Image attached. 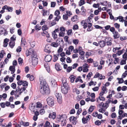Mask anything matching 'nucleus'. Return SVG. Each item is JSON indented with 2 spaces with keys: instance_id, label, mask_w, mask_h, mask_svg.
<instances>
[{
  "instance_id": "1",
  "label": "nucleus",
  "mask_w": 127,
  "mask_h": 127,
  "mask_svg": "<svg viewBox=\"0 0 127 127\" xmlns=\"http://www.w3.org/2000/svg\"><path fill=\"white\" fill-rule=\"evenodd\" d=\"M39 80L40 82L39 89L40 93L43 95L49 94L50 91L45 79L43 77H40Z\"/></svg>"
},
{
  "instance_id": "2",
  "label": "nucleus",
  "mask_w": 127,
  "mask_h": 127,
  "mask_svg": "<svg viewBox=\"0 0 127 127\" xmlns=\"http://www.w3.org/2000/svg\"><path fill=\"white\" fill-rule=\"evenodd\" d=\"M62 82L63 84L61 87V91L64 94H65L67 92L68 85L66 82H64V83L63 81Z\"/></svg>"
},
{
  "instance_id": "3",
  "label": "nucleus",
  "mask_w": 127,
  "mask_h": 127,
  "mask_svg": "<svg viewBox=\"0 0 127 127\" xmlns=\"http://www.w3.org/2000/svg\"><path fill=\"white\" fill-rule=\"evenodd\" d=\"M34 54V56H32L31 58L32 65L33 66H35L37 64L38 60L36 54Z\"/></svg>"
},
{
  "instance_id": "4",
  "label": "nucleus",
  "mask_w": 127,
  "mask_h": 127,
  "mask_svg": "<svg viewBox=\"0 0 127 127\" xmlns=\"http://www.w3.org/2000/svg\"><path fill=\"white\" fill-rule=\"evenodd\" d=\"M47 101L48 104L50 106H53L54 104L53 98L52 97H50L47 98Z\"/></svg>"
},
{
  "instance_id": "5",
  "label": "nucleus",
  "mask_w": 127,
  "mask_h": 127,
  "mask_svg": "<svg viewBox=\"0 0 127 127\" xmlns=\"http://www.w3.org/2000/svg\"><path fill=\"white\" fill-rule=\"evenodd\" d=\"M36 54V53L34 52L33 50L32 49H30L29 50H27L26 51V55L28 56L29 55H31L32 57V56H34V54Z\"/></svg>"
},
{
  "instance_id": "6",
  "label": "nucleus",
  "mask_w": 127,
  "mask_h": 127,
  "mask_svg": "<svg viewBox=\"0 0 127 127\" xmlns=\"http://www.w3.org/2000/svg\"><path fill=\"white\" fill-rule=\"evenodd\" d=\"M105 41L107 45H111L112 44V39L110 37H107L105 38Z\"/></svg>"
},
{
  "instance_id": "7",
  "label": "nucleus",
  "mask_w": 127,
  "mask_h": 127,
  "mask_svg": "<svg viewBox=\"0 0 127 127\" xmlns=\"http://www.w3.org/2000/svg\"><path fill=\"white\" fill-rule=\"evenodd\" d=\"M55 96L57 98V100L60 103H61L62 102V96L60 94L58 93H56L55 94Z\"/></svg>"
},
{
  "instance_id": "8",
  "label": "nucleus",
  "mask_w": 127,
  "mask_h": 127,
  "mask_svg": "<svg viewBox=\"0 0 127 127\" xmlns=\"http://www.w3.org/2000/svg\"><path fill=\"white\" fill-rule=\"evenodd\" d=\"M17 88L18 89L19 93V94L20 95L21 94V93L23 92H24V93L25 94L27 93V91L26 90V87L21 88L20 89V88L19 86H18Z\"/></svg>"
},
{
  "instance_id": "9",
  "label": "nucleus",
  "mask_w": 127,
  "mask_h": 127,
  "mask_svg": "<svg viewBox=\"0 0 127 127\" xmlns=\"http://www.w3.org/2000/svg\"><path fill=\"white\" fill-rule=\"evenodd\" d=\"M83 72H87L88 71V68L89 67L88 65L86 63H85L83 65Z\"/></svg>"
},
{
  "instance_id": "10",
  "label": "nucleus",
  "mask_w": 127,
  "mask_h": 127,
  "mask_svg": "<svg viewBox=\"0 0 127 127\" xmlns=\"http://www.w3.org/2000/svg\"><path fill=\"white\" fill-rule=\"evenodd\" d=\"M50 82L52 86L55 87L57 86V82L55 79L52 78L50 80Z\"/></svg>"
},
{
  "instance_id": "11",
  "label": "nucleus",
  "mask_w": 127,
  "mask_h": 127,
  "mask_svg": "<svg viewBox=\"0 0 127 127\" xmlns=\"http://www.w3.org/2000/svg\"><path fill=\"white\" fill-rule=\"evenodd\" d=\"M52 59V56L50 55H47L45 58V60L46 62H49Z\"/></svg>"
},
{
  "instance_id": "12",
  "label": "nucleus",
  "mask_w": 127,
  "mask_h": 127,
  "mask_svg": "<svg viewBox=\"0 0 127 127\" xmlns=\"http://www.w3.org/2000/svg\"><path fill=\"white\" fill-rule=\"evenodd\" d=\"M47 25H43L42 27V29L43 31H45L47 30L50 27V26H48V24H50L49 22L47 23Z\"/></svg>"
},
{
  "instance_id": "13",
  "label": "nucleus",
  "mask_w": 127,
  "mask_h": 127,
  "mask_svg": "<svg viewBox=\"0 0 127 127\" xmlns=\"http://www.w3.org/2000/svg\"><path fill=\"white\" fill-rule=\"evenodd\" d=\"M29 108L31 111L34 112L36 110L37 108L36 106L32 105L29 106Z\"/></svg>"
},
{
  "instance_id": "14",
  "label": "nucleus",
  "mask_w": 127,
  "mask_h": 127,
  "mask_svg": "<svg viewBox=\"0 0 127 127\" xmlns=\"http://www.w3.org/2000/svg\"><path fill=\"white\" fill-rule=\"evenodd\" d=\"M56 116V113L53 112L52 113H50L49 114V117L50 118H51L53 119H54L55 118Z\"/></svg>"
},
{
  "instance_id": "15",
  "label": "nucleus",
  "mask_w": 127,
  "mask_h": 127,
  "mask_svg": "<svg viewBox=\"0 0 127 127\" xmlns=\"http://www.w3.org/2000/svg\"><path fill=\"white\" fill-rule=\"evenodd\" d=\"M81 25L83 27L84 29H85L87 27V23L85 21L83 20L81 23Z\"/></svg>"
},
{
  "instance_id": "16",
  "label": "nucleus",
  "mask_w": 127,
  "mask_h": 127,
  "mask_svg": "<svg viewBox=\"0 0 127 127\" xmlns=\"http://www.w3.org/2000/svg\"><path fill=\"white\" fill-rule=\"evenodd\" d=\"M64 115H59L58 117V119H59V121H60L63 122V121L65 120V119L64 117Z\"/></svg>"
},
{
  "instance_id": "17",
  "label": "nucleus",
  "mask_w": 127,
  "mask_h": 127,
  "mask_svg": "<svg viewBox=\"0 0 127 127\" xmlns=\"http://www.w3.org/2000/svg\"><path fill=\"white\" fill-rule=\"evenodd\" d=\"M98 43L100 45V47L101 48L104 47L105 45V41H100Z\"/></svg>"
},
{
  "instance_id": "18",
  "label": "nucleus",
  "mask_w": 127,
  "mask_h": 127,
  "mask_svg": "<svg viewBox=\"0 0 127 127\" xmlns=\"http://www.w3.org/2000/svg\"><path fill=\"white\" fill-rule=\"evenodd\" d=\"M55 68L57 71H60L61 70L62 67L58 63H57L55 65Z\"/></svg>"
},
{
  "instance_id": "19",
  "label": "nucleus",
  "mask_w": 127,
  "mask_h": 127,
  "mask_svg": "<svg viewBox=\"0 0 127 127\" xmlns=\"http://www.w3.org/2000/svg\"><path fill=\"white\" fill-rule=\"evenodd\" d=\"M42 104L39 102H38L37 103L36 105V109H38V110H39L40 109H41L42 107Z\"/></svg>"
},
{
  "instance_id": "20",
  "label": "nucleus",
  "mask_w": 127,
  "mask_h": 127,
  "mask_svg": "<svg viewBox=\"0 0 127 127\" xmlns=\"http://www.w3.org/2000/svg\"><path fill=\"white\" fill-rule=\"evenodd\" d=\"M15 66H11L9 67V70L11 72V73H14L15 71Z\"/></svg>"
},
{
  "instance_id": "21",
  "label": "nucleus",
  "mask_w": 127,
  "mask_h": 127,
  "mask_svg": "<svg viewBox=\"0 0 127 127\" xmlns=\"http://www.w3.org/2000/svg\"><path fill=\"white\" fill-rule=\"evenodd\" d=\"M56 42L57 43L58 45H59L60 44L61 42H63V39L61 38H58L56 41Z\"/></svg>"
},
{
  "instance_id": "22",
  "label": "nucleus",
  "mask_w": 127,
  "mask_h": 127,
  "mask_svg": "<svg viewBox=\"0 0 127 127\" xmlns=\"http://www.w3.org/2000/svg\"><path fill=\"white\" fill-rule=\"evenodd\" d=\"M43 11V16H45V15H48L49 14V11L47 12V11L43 9L42 10Z\"/></svg>"
},
{
  "instance_id": "23",
  "label": "nucleus",
  "mask_w": 127,
  "mask_h": 127,
  "mask_svg": "<svg viewBox=\"0 0 127 127\" xmlns=\"http://www.w3.org/2000/svg\"><path fill=\"white\" fill-rule=\"evenodd\" d=\"M9 44L10 47L12 48L15 45L14 42L13 41H11L9 42Z\"/></svg>"
},
{
  "instance_id": "24",
  "label": "nucleus",
  "mask_w": 127,
  "mask_h": 127,
  "mask_svg": "<svg viewBox=\"0 0 127 127\" xmlns=\"http://www.w3.org/2000/svg\"><path fill=\"white\" fill-rule=\"evenodd\" d=\"M44 51L45 52H47L48 53H49L50 52V49L48 45L46 46L45 48L44 49Z\"/></svg>"
},
{
  "instance_id": "25",
  "label": "nucleus",
  "mask_w": 127,
  "mask_h": 127,
  "mask_svg": "<svg viewBox=\"0 0 127 127\" xmlns=\"http://www.w3.org/2000/svg\"><path fill=\"white\" fill-rule=\"evenodd\" d=\"M102 90L104 92V94H106L107 92V89H106V86H103L102 87Z\"/></svg>"
},
{
  "instance_id": "26",
  "label": "nucleus",
  "mask_w": 127,
  "mask_h": 127,
  "mask_svg": "<svg viewBox=\"0 0 127 127\" xmlns=\"http://www.w3.org/2000/svg\"><path fill=\"white\" fill-rule=\"evenodd\" d=\"M5 55V53L3 51H2L0 53V57L1 59L3 57V56Z\"/></svg>"
},
{
  "instance_id": "27",
  "label": "nucleus",
  "mask_w": 127,
  "mask_h": 127,
  "mask_svg": "<svg viewBox=\"0 0 127 127\" xmlns=\"http://www.w3.org/2000/svg\"><path fill=\"white\" fill-rule=\"evenodd\" d=\"M71 82L73 83L75 79V77L73 75H72L69 77Z\"/></svg>"
},
{
  "instance_id": "28",
  "label": "nucleus",
  "mask_w": 127,
  "mask_h": 127,
  "mask_svg": "<svg viewBox=\"0 0 127 127\" xmlns=\"http://www.w3.org/2000/svg\"><path fill=\"white\" fill-rule=\"evenodd\" d=\"M52 35L54 39H56L57 38V35L55 31H53L52 32Z\"/></svg>"
},
{
  "instance_id": "29",
  "label": "nucleus",
  "mask_w": 127,
  "mask_h": 127,
  "mask_svg": "<svg viewBox=\"0 0 127 127\" xmlns=\"http://www.w3.org/2000/svg\"><path fill=\"white\" fill-rule=\"evenodd\" d=\"M51 45L53 47H57L59 46L58 44L56 42L52 43L51 44Z\"/></svg>"
},
{
  "instance_id": "30",
  "label": "nucleus",
  "mask_w": 127,
  "mask_h": 127,
  "mask_svg": "<svg viewBox=\"0 0 127 127\" xmlns=\"http://www.w3.org/2000/svg\"><path fill=\"white\" fill-rule=\"evenodd\" d=\"M59 55H54V59H53V61L54 62H55L58 59V57L59 56Z\"/></svg>"
},
{
  "instance_id": "31",
  "label": "nucleus",
  "mask_w": 127,
  "mask_h": 127,
  "mask_svg": "<svg viewBox=\"0 0 127 127\" xmlns=\"http://www.w3.org/2000/svg\"><path fill=\"white\" fill-rule=\"evenodd\" d=\"M98 99H99L100 100H102V101H104L105 100V98L103 97L102 96H99L98 98H97V100L96 101L97 102L98 101Z\"/></svg>"
},
{
  "instance_id": "32",
  "label": "nucleus",
  "mask_w": 127,
  "mask_h": 127,
  "mask_svg": "<svg viewBox=\"0 0 127 127\" xmlns=\"http://www.w3.org/2000/svg\"><path fill=\"white\" fill-rule=\"evenodd\" d=\"M78 18V17L77 16H75L72 18L71 20L73 22L76 21Z\"/></svg>"
},
{
  "instance_id": "33",
  "label": "nucleus",
  "mask_w": 127,
  "mask_h": 127,
  "mask_svg": "<svg viewBox=\"0 0 127 127\" xmlns=\"http://www.w3.org/2000/svg\"><path fill=\"white\" fill-rule=\"evenodd\" d=\"M123 94L120 93H119L117 95V98H122L123 97Z\"/></svg>"
},
{
  "instance_id": "34",
  "label": "nucleus",
  "mask_w": 127,
  "mask_h": 127,
  "mask_svg": "<svg viewBox=\"0 0 127 127\" xmlns=\"http://www.w3.org/2000/svg\"><path fill=\"white\" fill-rule=\"evenodd\" d=\"M84 1L85 0H80L79 2V5L80 6L84 4L85 3Z\"/></svg>"
},
{
  "instance_id": "35",
  "label": "nucleus",
  "mask_w": 127,
  "mask_h": 127,
  "mask_svg": "<svg viewBox=\"0 0 127 127\" xmlns=\"http://www.w3.org/2000/svg\"><path fill=\"white\" fill-rule=\"evenodd\" d=\"M8 12H11L13 10V8L12 7L8 6L6 9Z\"/></svg>"
},
{
  "instance_id": "36",
  "label": "nucleus",
  "mask_w": 127,
  "mask_h": 127,
  "mask_svg": "<svg viewBox=\"0 0 127 127\" xmlns=\"http://www.w3.org/2000/svg\"><path fill=\"white\" fill-rule=\"evenodd\" d=\"M113 36L114 38L117 39L120 37V34L118 32L115 35H114Z\"/></svg>"
},
{
  "instance_id": "37",
  "label": "nucleus",
  "mask_w": 127,
  "mask_h": 127,
  "mask_svg": "<svg viewBox=\"0 0 127 127\" xmlns=\"http://www.w3.org/2000/svg\"><path fill=\"white\" fill-rule=\"evenodd\" d=\"M94 106H90L89 109V111L90 113L92 112L94 110Z\"/></svg>"
},
{
  "instance_id": "38",
  "label": "nucleus",
  "mask_w": 127,
  "mask_h": 127,
  "mask_svg": "<svg viewBox=\"0 0 127 127\" xmlns=\"http://www.w3.org/2000/svg\"><path fill=\"white\" fill-rule=\"evenodd\" d=\"M44 66L47 71L48 72H49L50 71V69L49 65L48 64H47L45 65Z\"/></svg>"
},
{
  "instance_id": "39",
  "label": "nucleus",
  "mask_w": 127,
  "mask_h": 127,
  "mask_svg": "<svg viewBox=\"0 0 127 127\" xmlns=\"http://www.w3.org/2000/svg\"><path fill=\"white\" fill-rule=\"evenodd\" d=\"M103 59V57H101L100 58V62L99 63L101 65H104L105 63V61L102 60Z\"/></svg>"
},
{
  "instance_id": "40",
  "label": "nucleus",
  "mask_w": 127,
  "mask_h": 127,
  "mask_svg": "<svg viewBox=\"0 0 127 127\" xmlns=\"http://www.w3.org/2000/svg\"><path fill=\"white\" fill-rule=\"evenodd\" d=\"M87 23H88V25L87 26L88 28H91L92 26V24L91 23H89V22H90V20H87Z\"/></svg>"
},
{
  "instance_id": "41",
  "label": "nucleus",
  "mask_w": 127,
  "mask_h": 127,
  "mask_svg": "<svg viewBox=\"0 0 127 127\" xmlns=\"http://www.w3.org/2000/svg\"><path fill=\"white\" fill-rule=\"evenodd\" d=\"M117 79L119 81V83L120 84L124 82V80L122 78H117Z\"/></svg>"
},
{
  "instance_id": "42",
  "label": "nucleus",
  "mask_w": 127,
  "mask_h": 127,
  "mask_svg": "<svg viewBox=\"0 0 127 127\" xmlns=\"http://www.w3.org/2000/svg\"><path fill=\"white\" fill-rule=\"evenodd\" d=\"M109 106V103L107 101L105 104L104 103L103 107L105 108L106 109Z\"/></svg>"
},
{
  "instance_id": "43",
  "label": "nucleus",
  "mask_w": 127,
  "mask_h": 127,
  "mask_svg": "<svg viewBox=\"0 0 127 127\" xmlns=\"http://www.w3.org/2000/svg\"><path fill=\"white\" fill-rule=\"evenodd\" d=\"M127 76V71H126L123 73L122 76V78H124Z\"/></svg>"
},
{
  "instance_id": "44",
  "label": "nucleus",
  "mask_w": 127,
  "mask_h": 127,
  "mask_svg": "<svg viewBox=\"0 0 127 127\" xmlns=\"http://www.w3.org/2000/svg\"><path fill=\"white\" fill-rule=\"evenodd\" d=\"M72 67L69 66L67 68L66 71L68 72H69L72 70Z\"/></svg>"
},
{
  "instance_id": "45",
  "label": "nucleus",
  "mask_w": 127,
  "mask_h": 127,
  "mask_svg": "<svg viewBox=\"0 0 127 127\" xmlns=\"http://www.w3.org/2000/svg\"><path fill=\"white\" fill-rule=\"evenodd\" d=\"M68 37H69L68 36H64V41L66 42H67L68 43H69L68 40Z\"/></svg>"
},
{
  "instance_id": "46",
  "label": "nucleus",
  "mask_w": 127,
  "mask_h": 127,
  "mask_svg": "<svg viewBox=\"0 0 127 127\" xmlns=\"http://www.w3.org/2000/svg\"><path fill=\"white\" fill-rule=\"evenodd\" d=\"M35 28L36 30H39L41 29V27L38 25H37L35 27Z\"/></svg>"
},
{
  "instance_id": "47",
  "label": "nucleus",
  "mask_w": 127,
  "mask_h": 127,
  "mask_svg": "<svg viewBox=\"0 0 127 127\" xmlns=\"http://www.w3.org/2000/svg\"><path fill=\"white\" fill-rule=\"evenodd\" d=\"M60 11L58 10H56L54 13V15L56 16H59Z\"/></svg>"
},
{
  "instance_id": "48",
  "label": "nucleus",
  "mask_w": 127,
  "mask_h": 127,
  "mask_svg": "<svg viewBox=\"0 0 127 127\" xmlns=\"http://www.w3.org/2000/svg\"><path fill=\"white\" fill-rule=\"evenodd\" d=\"M18 62L19 64H20L23 63V59L21 58H19L18 59Z\"/></svg>"
},
{
  "instance_id": "49",
  "label": "nucleus",
  "mask_w": 127,
  "mask_h": 127,
  "mask_svg": "<svg viewBox=\"0 0 127 127\" xmlns=\"http://www.w3.org/2000/svg\"><path fill=\"white\" fill-rule=\"evenodd\" d=\"M76 117H70L69 118L70 121H74V120H76Z\"/></svg>"
},
{
  "instance_id": "50",
  "label": "nucleus",
  "mask_w": 127,
  "mask_h": 127,
  "mask_svg": "<svg viewBox=\"0 0 127 127\" xmlns=\"http://www.w3.org/2000/svg\"><path fill=\"white\" fill-rule=\"evenodd\" d=\"M64 32H61L59 33V36H60L63 37L64 35Z\"/></svg>"
},
{
  "instance_id": "51",
  "label": "nucleus",
  "mask_w": 127,
  "mask_h": 127,
  "mask_svg": "<svg viewBox=\"0 0 127 127\" xmlns=\"http://www.w3.org/2000/svg\"><path fill=\"white\" fill-rule=\"evenodd\" d=\"M73 92H76V94L77 95L79 94L80 93L78 89H74L73 90Z\"/></svg>"
},
{
  "instance_id": "52",
  "label": "nucleus",
  "mask_w": 127,
  "mask_h": 127,
  "mask_svg": "<svg viewBox=\"0 0 127 127\" xmlns=\"http://www.w3.org/2000/svg\"><path fill=\"white\" fill-rule=\"evenodd\" d=\"M28 83L26 81H23L22 85L24 86H26L28 85Z\"/></svg>"
},
{
  "instance_id": "53",
  "label": "nucleus",
  "mask_w": 127,
  "mask_h": 127,
  "mask_svg": "<svg viewBox=\"0 0 127 127\" xmlns=\"http://www.w3.org/2000/svg\"><path fill=\"white\" fill-rule=\"evenodd\" d=\"M99 120H97L95 122V124L99 126L101 124Z\"/></svg>"
},
{
  "instance_id": "54",
  "label": "nucleus",
  "mask_w": 127,
  "mask_h": 127,
  "mask_svg": "<svg viewBox=\"0 0 127 127\" xmlns=\"http://www.w3.org/2000/svg\"><path fill=\"white\" fill-rule=\"evenodd\" d=\"M99 79L100 80L104 79H105V77L104 75H102V74H100L99 76Z\"/></svg>"
},
{
  "instance_id": "55",
  "label": "nucleus",
  "mask_w": 127,
  "mask_h": 127,
  "mask_svg": "<svg viewBox=\"0 0 127 127\" xmlns=\"http://www.w3.org/2000/svg\"><path fill=\"white\" fill-rule=\"evenodd\" d=\"M11 87L14 89H15L16 87V84L14 83H13L11 85Z\"/></svg>"
},
{
  "instance_id": "56",
  "label": "nucleus",
  "mask_w": 127,
  "mask_h": 127,
  "mask_svg": "<svg viewBox=\"0 0 127 127\" xmlns=\"http://www.w3.org/2000/svg\"><path fill=\"white\" fill-rule=\"evenodd\" d=\"M56 3L55 2H52L51 3V7H55Z\"/></svg>"
},
{
  "instance_id": "57",
  "label": "nucleus",
  "mask_w": 127,
  "mask_h": 127,
  "mask_svg": "<svg viewBox=\"0 0 127 127\" xmlns=\"http://www.w3.org/2000/svg\"><path fill=\"white\" fill-rule=\"evenodd\" d=\"M67 62L68 63H70L71 62V60L69 57L67 58L66 59Z\"/></svg>"
},
{
  "instance_id": "58",
  "label": "nucleus",
  "mask_w": 127,
  "mask_h": 127,
  "mask_svg": "<svg viewBox=\"0 0 127 127\" xmlns=\"http://www.w3.org/2000/svg\"><path fill=\"white\" fill-rule=\"evenodd\" d=\"M78 42L79 41L77 39H75L73 40V43L76 45L78 43Z\"/></svg>"
},
{
  "instance_id": "59",
  "label": "nucleus",
  "mask_w": 127,
  "mask_h": 127,
  "mask_svg": "<svg viewBox=\"0 0 127 127\" xmlns=\"http://www.w3.org/2000/svg\"><path fill=\"white\" fill-rule=\"evenodd\" d=\"M116 116L117 115L116 113H113L111 115V117L112 118H114L116 117Z\"/></svg>"
},
{
  "instance_id": "60",
  "label": "nucleus",
  "mask_w": 127,
  "mask_h": 127,
  "mask_svg": "<svg viewBox=\"0 0 127 127\" xmlns=\"http://www.w3.org/2000/svg\"><path fill=\"white\" fill-rule=\"evenodd\" d=\"M93 74L91 72H90L87 75V77L88 79H90L91 77V76Z\"/></svg>"
},
{
  "instance_id": "61",
  "label": "nucleus",
  "mask_w": 127,
  "mask_h": 127,
  "mask_svg": "<svg viewBox=\"0 0 127 127\" xmlns=\"http://www.w3.org/2000/svg\"><path fill=\"white\" fill-rule=\"evenodd\" d=\"M105 109L103 108H102L100 109L99 110V111L101 113H103L104 112H105Z\"/></svg>"
},
{
  "instance_id": "62",
  "label": "nucleus",
  "mask_w": 127,
  "mask_h": 127,
  "mask_svg": "<svg viewBox=\"0 0 127 127\" xmlns=\"http://www.w3.org/2000/svg\"><path fill=\"white\" fill-rule=\"evenodd\" d=\"M60 18L61 16H57L55 18V20L56 21H58Z\"/></svg>"
},
{
  "instance_id": "63",
  "label": "nucleus",
  "mask_w": 127,
  "mask_h": 127,
  "mask_svg": "<svg viewBox=\"0 0 127 127\" xmlns=\"http://www.w3.org/2000/svg\"><path fill=\"white\" fill-rule=\"evenodd\" d=\"M114 25L115 27L117 29H119L120 28V25L117 23H115L114 24Z\"/></svg>"
},
{
  "instance_id": "64",
  "label": "nucleus",
  "mask_w": 127,
  "mask_h": 127,
  "mask_svg": "<svg viewBox=\"0 0 127 127\" xmlns=\"http://www.w3.org/2000/svg\"><path fill=\"white\" fill-rule=\"evenodd\" d=\"M127 54L126 53H125L123 56V58L125 60H127Z\"/></svg>"
}]
</instances>
